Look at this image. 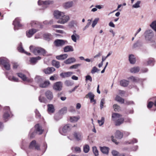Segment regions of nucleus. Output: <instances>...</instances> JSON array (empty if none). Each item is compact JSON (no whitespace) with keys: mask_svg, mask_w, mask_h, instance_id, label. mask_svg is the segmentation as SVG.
<instances>
[{"mask_svg":"<svg viewBox=\"0 0 156 156\" xmlns=\"http://www.w3.org/2000/svg\"><path fill=\"white\" fill-rule=\"evenodd\" d=\"M69 19V16L65 15L63 17L61 18L57 21V23L61 24H64L68 21Z\"/></svg>","mask_w":156,"mask_h":156,"instance_id":"8","label":"nucleus"},{"mask_svg":"<svg viewBox=\"0 0 156 156\" xmlns=\"http://www.w3.org/2000/svg\"><path fill=\"white\" fill-rule=\"evenodd\" d=\"M39 100L41 102L45 103L46 102L45 98L41 95L39 97Z\"/></svg>","mask_w":156,"mask_h":156,"instance_id":"56","label":"nucleus"},{"mask_svg":"<svg viewBox=\"0 0 156 156\" xmlns=\"http://www.w3.org/2000/svg\"><path fill=\"white\" fill-rule=\"evenodd\" d=\"M30 24L31 26L33 27L41 28V25L38 22L33 21L31 22Z\"/></svg>","mask_w":156,"mask_h":156,"instance_id":"30","label":"nucleus"},{"mask_svg":"<svg viewBox=\"0 0 156 156\" xmlns=\"http://www.w3.org/2000/svg\"><path fill=\"white\" fill-rule=\"evenodd\" d=\"M0 64L2 65L7 70L10 69V65L9 60L5 58H0Z\"/></svg>","mask_w":156,"mask_h":156,"instance_id":"4","label":"nucleus"},{"mask_svg":"<svg viewBox=\"0 0 156 156\" xmlns=\"http://www.w3.org/2000/svg\"><path fill=\"white\" fill-rule=\"evenodd\" d=\"M54 44L56 47H62L63 46L68 44L67 41L64 40L57 39L54 42Z\"/></svg>","mask_w":156,"mask_h":156,"instance_id":"5","label":"nucleus"},{"mask_svg":"<svg viewBox=\"0 0 156 156\" xmlns=\"http://www.w3.org/2000/svg\"><path fill=\"white\" fill-rule=\"evenodd\" d=\"M85 81L87 82L88 81H89L90 82H91L92 81V79L91 77L89 75H87L85 76Z\"/></svg>","mask_w":156,"mask_h":156,"instance_id":"55","label":"nucleus"},{"mask_svg":"<svg viewBox=\"0 0 156 156\" xmlns=\"http://www.w3.org/2000/svg\"><path fill=\"white\" fill-rule=\"evenodd\" d=\"M9 79L11 81L14 82H18V78H16L14 76L12 77H9Z\"/></svg>","mask_w":156,"mask_h":156,"instance_id":"57","label":"nucleus"},{"mask_svg":"<svg viewBox=\"0 0 156 156\" xmlns=\"http://www.w3.org/2000/svg\"><path fill=\"white\" fill-rule=\"evenodd\" d=\"M30 49L31 52L36 55H44L46 52L45 50L44 49L40 47H35L33 45H31L30 47Z\"/></svg>","mask_w":156,"mask_h":156,"instance_id":"1","label":"nucleus"},{"mask_svg":"<svg viewBox=\"0 0 156 156\" xmlns=\"http://www.w3.org/2000/svg\"><path fill=\"white\" fill-rule=\"evenodd\" d=\"M18 51L21 53H25L27 55H30V53L28 52L25 51L23 49V48L21 45H20L18 48Z\"/></svg>","mask_w":156,"mask_h":156,"instance_id":"36","label":"nucleus"},{"mask_svg":"<svg viewBox=\"0 0 156 156\" xmlns=\"http://www.w3.org/2000/svg\"><path fill=\"white\" fill-rule=\"evenodd\" d=\"M71 150L73 152L77 153H80L81 151L80 147L77 146L72 147L71 148Z\"/></svg>","mask_w":156,"mask_h":156,"instance_id":"29","label":"nucleus"},{"mask_svg":"<svg viewBox=\"0 0 156 156\" xmlns=\"http://www.w3.org/2000/svg\"><path fill=\"white\" fill-rule=\"evenodd\" d=\"M73 73V72H68L62 73L60 74V76L63 78L68 77H70Z\"/></svg>","mask_w":156,"mask_h":156,"instance_id":"25","label":"nucleus"},{"mask_svg":"<svg viewBox=\"0 0 156 156\" xmlns=\"http://www.w3.org/2000/svg\"><path fill=\"white\" fill-rule=\"evenodd\" d=\"M37 31V30L34 29L29 30L26 32L27 36L28 37H30Z\"/></svg>","mask_w":156,"mask_h":156,"instance_id":"21","label":"nucleus"},{"mask_svg":"<svg viewBox=\"0 0 156 156\" xmlns=\"http://www.w3.org/2000/svg\"><path fill=\"white\" fill-rule=\"evenodd\" d=\"M99 20V18H96L93 21V23L92 25V26L94 28L95 26L98 23Z\"/></svg>","mask_w":156,"mask_h":156,"instance_id":"52","label":"nucleus"},{"mask_svg":"<svg viewBox=\"0 0 156 156\" xmlns=\"http://www.w3.org/2000/svg\"><path fill=\"white\" fill-rule=\"evenodd\" d=\"M129 60L131 64H134L135 63L136 60L134 56L133 55H130L129 56Z\"/></svg>","mask_w":156,"mask_h":156,"instance_id":"34","label":"nucleus"},{"mask_svg":"<svg viewBox=\"0 0 156 156\" xmlns=\"http://www.w3.org/2000/svg\"><path fill=\"white\" fill-rule=\"evenodd\" d=\"M115 136L117 138L120 139L122 138L123 134L120 131H117L115 133Z\"/></svg>","mask_w":156,"mask_h":156,"instance_id":"38","label":"nucleus"},{"mask_svg":"<svg viewBox=\"0 0 156 156\" xmlns=\"http://www.w3.org/2000/svg\"><path fill=\"white\" fill-rule=\"evenodd\" d=\"M99 71V69H98L96 67L94 66L93 67L91 72L92 74H94L96 72H98Z\"/></svg>","mask_w":156,"mask_h":156,"instance_id":"51","label":"nucleus"},{"mask_svg":"<svg viewBox=\"0 0 156 156\" xmlns=\"http://www.w3.org/2000/svg\"><path fill=\"white\" fill-rule=\"evenodd\" d=\"M29 147L30 148H35L37 150L39 149V146L36 143L35 140H33L30 143Z\"/></svg>","mask_w":156,"mask_h":156,"instance_id":"17","label":"nucleus"},{"mask_svg":"<svg viewBox=\"0 0 156 156\" xmlns=\"http://www.w3.org/2000/svg\"><path fill=\"white\" fill-rule=\"evenodd\" d=\"M52 27L54 28H63L64 27L62 25H55L52 26Z\"/></svg>","mask_w":156,"mask_h":156,"instance_id":"62","label":"nucleus"},{"mask_svg":"<svg viewBox=\"0 0 156 156\" xmlns=\"http://www.w3.org/2000/svg\"><path fill=\"white\" fill-rule=\"evenodd\" d=\"M74 5L73 1H68L63 4V6L65 9H69L72 7Z\"/></svg>","mask_w":156,"mask_h":156,"instance_id":"18","label":"nucleus"},{"mask_svg":"<svg viewBox=\"0 0 156 156\" xmlns=\"http://www.w3.org/2000/svg\"><path fill=\"white\" fill-rule=\"evenodd\" d=\"M45 95L47 98L50 100H51L53 97L52 92L49 90H48L45 92Z\"/></svg>","mask_w":156,"mask_h":156,"instance_id":"24","label":"nucleus"},{"mask_svg":"<svg viewBox=\"0 0 156 156\" xmlns=\"http://www.w3.org/2000/svg\"><path fill=\"white\" fill-rule=\"evenodd\" d=\"M115 100L121 103H123L124 102V99L118 95L116 96Z\"/></svg>","mask_w":156,"mask_h":156,"instance_id":"43","label":"nucleus"},{"mask_svg":"<svg viewBox=\"0 0 156 156\" xmlns=\"http://www.w3.org/2000/svg\"><path fill=\"white\" fill-rule=\"evenodd\" d=\"M92 150L95 156H97L98 155V152L96 147H93Z\"/></svg>","mask_w":156,"mask_h":156,"instance_id":"48","label":"nucleus"},{"mask_svg":"<svg viewBox=\"0 0 156 156\" xmlns=\"http://www.w3.org/2000/svg\"><path fill=\"white\" fill-rule=\"evenodd\" d=\"M4 109L5 112L3 115V118L6 121V119L11 116V113L9 107H5Z\"/></svg>","mask_w":156,"mask_h":156,"instance_id":"9","label":"nucleus"},{"mask_svg":"<svg viewBox=\"0 0 156 156\" xmlns=\"http://www.w3.org/2000/svg\"><path fill=\"white\" fill-rule=\"evenodd\" d=\"M35 129L34 131L33 132L32 130H31L30 133V135L31 137H33L36 133L41 134L43 131V130L42 129L41 126H40L39 124H37L35 126Z\"/></svg>","mask_w":156,"mask_h":156,"instance_id":"3","label":"nucleus"},{"mask_svg":"<svg viewBox=\"0 0 156 156\" xmlns=\"http://www.w3.org/2000/svg\"><path fill=\"white\" fill-rule=\"evenodd\" d=\"M90 150V147L87 144H86L83 147V151L85 153H87Z\"/></svg>","mask_w":156,"mask_h":156,"instance_id":"44","label":"nucleus"},{"mask_svg":"<svg viewBox=\"0 0 156 156\" xmlns=\"http://www.w3.org/2000/svg\"><path fill=\"white\" fill-rule=\"evenodd\" d=\"M122 115L117 113H113L112 115V120L113 121L115 124L117 120Z\"/></svg>","mask_w":156,"mask_h":156,"instance_id":"20","label":"nucleus"},{"mask_svg":"<svg viewBox=\"0 0 156 156\" xmlns=\"http://www.w3.org/2000/svg\"><path fill=\"white\" fill-rule=\"evenodd\" d=\"M140 70L138 67H134L130 69V72L133 73H136L138 72Z\"/></svg>","mask_w":156,"mask_h":156,"instance_id":"37","label":"nucleus"},{"mask_svg":"<svg viewBox=\"0 0 156 156\" xmlns=\"http://www.w3.org/2000/svg\"><path fill=\"white\" fill-rule=\"evenodd\" d=\"M154 104V103L153 102L149 101L147 105V107L148 108H151L152 107Z\"/></svg>","mask_w":156,"mask_h":156,"instance_id":"61","label":"nucleus"},{"mask_svg":"<svg viewBox=\"0 0 156 156\" xmlns=\"http://www.w3.org/2000/svg\"><path fill=\"white\" fill-rule=\"evenodd\" d=\"M65 15L63 12H61L58 10H55L54 12V15L55 17L57 19L59 20L61 18L63 17Z\"/></svg>","mask_w":156,"mask_h":156,"instance_id":"14","label":"nucleus"},{"mask_svg":"<svg viewBox=\"0 0 156 156\" xmlns=\"http://www.w3.org/2000/svg\"><path fill=\"white\" fill-rule=\"evenodd\" d=\"M140 1H137L135 4H133L132 7L133 8H137L140 7Z\"/></svg>","mask_w":156,"mask_h":156,"instance_id":"47","label":"nucleus"},{"mask_svg":"<svg viewBox=\"0 0 156 156\" xmlns=\"http://www.w3.org/2000/svg\"><path fill=\"white\" fill-rule=\"evenodd\" d=\"M52 64L53 66L57 68H58L60 66L59 62L55 60H53Z\"/></svg>","mask_w":156,"mask_h":156,"instance_id":"41","label":"nucleus"},{"mask_svg":"<svg viewBox=\"0 0 156 156\" xmlns=\"http://www.w3.org/2000/svg\"><path fill=\"white\" fill-rule=\"evenodd\" d=\"M86 98H89L90 99L94 98V95L91 92H90L87 94L86 95Z\"/></svg>","mask_w":156,"mask_h":156,"instance_id":"45","label":"nucleus"},{"mask_svg":"<svg viewBox=\"0 0 156 156\" xmlns=\"http://www.w3.org/2000/svg\"><path fill=\"white\" fill-rule=\"evenodd\" d=\"M129 79L131 80L133 82H136L139 80V79L137 77L133 76H131L129 78Z\"/></svg>","mask_w":156,"mask_h":156,"instance_id":"58","label":"nucleus"},{"mask_svg":"<svg viewBox=\"0 0 156 156\" xmlns=\"http://www.w3.org/2000/svg\"><path fill=\"white\" fill-rule=\"evenodd\" d=\"M112 154L113 156H125L124 154H120L118 151L115 150L112 151Z\"/></svg>","mask_w":156,"mask_h":156,"instance_id":"40","label":"nucleus"},{"mask_svg":"<svg viewBox=\"0 0 156 156\" xmlns=\"http://www.w3.org/2000/svg\"><path fill=\"white\" fill-rule=\"evenodd\" d=\"M44 37L46 39H48L51 37V35L49 34H44Z\"/></svg>","mask_w":156,"mask_h":156,"instance_id":"63","label":"nucleus"},{"mask_svg":"<svg viewBox=\"0 0 156 156\" xmlns=\"http://www.w3.org/2000/svg\"><path fill=\"white\" fill-rule=\"evenodd\" d=\"M38 83L40 87L45 88L50 84V82L48 80L44 81L42 78H40Z\"/></svg>","mask_w":156,"mask_h":156,"instance_id":"6","label":"nucleus"},{"mask_svg":"<svg viewBox=\"0 0 156 156\" xmlns=\"http://www.w3.org/2000/svg\"><path fill=\"white\" fill-rule=\"evenodd\" d=\"M145 38L146 40L149 42L150 43L154 42V33L151 30H149L146 31L145 32Z\"/></svg>","mask_w":156,"mask_h":156,"instance_id":"2","label":"nucleus"},{"mask_svg":"<svg viewBox=\"0 0 156 156\" xmlns=\"http://www.w3.org/2000/svg\"><path fill=\"white\" fill-rule=\"evenodd\" d=\"M70 126L69 124L65 125L62 129H59V133L62 135H65L70 130Z\"/></svg>","mask_w":156,"mask_h":156,"instance_id":"11","label":"nucleus"},{"mask_svg":"<svg viewBox=\"0 0 156 156\" xmlns=\"http://www.w3.org/2000/svg\"><path fill=\"white\" fill-rule=\"evenodd\" d=\"M62 118V117L60 115V114L59 113L56 114L54 116L55 119L57 120H58Z\"/></svg>","mask_w":156,"mask_h":156,"instance_id":"53","label":"nucleus"},{"mask_svg":"<svg viewBox=\"0 0 156 156\" xmlns=\"http://www.w3.org/2000/svg\"><path fill=\"white\" fill-rule=\"evenodd\" d=\"M129 83V81L125 80H121L120 82V85L124 87L127 86Z\"/></svg>","mask_w":156,"mask_h":156,"instance_id":"32","label":"nucleus"},{"mask_svg":"<svg viewBox=\"0 0 156 156\" xmlns=\"http://www.w3.org/2000/svg\"><path fill=\"white\" fill-rule=\"evenodd\" d=\"M65 84L68 86H71L73 85V83L70 81L66 80L65 82Z\"/></svg>","mask_w":156,"mask_h":156,"instance_id":"59","label":"nucleus"},{"mask_svg":"<svg viewBox=\"0 0 156 156\" xmlns=\"http://www.w3.org/2000/svg\"><path fill=\"white\" fill-rule=\"evenodd\" d=\"M20 20L19 18H16L13 21V24L14 25V29L16 30L21 27L22 25L20 24Z\"/></svg>","mask_w":156,"mask_h":156,"instance_id":"10","label":"nucleus"},{"mask_svg":"<svg viewBox=\"0 0 156 156\" xmlns=\"http://www.w3.org/2000/svg\"><path fill=\"white\" fill-rule=\"evenodd\" d=\"M105 121V118L104 117H102L101 120H98V122L100 126H101L103 125Z\"/></svg>","mask_w":156,"mask_h":156,"instance_id":"49","label":"nucleus"},{"mask_svg":"<svg viewBox=\"0 0 156 156\" xmlns=\"http://www.w3.org/2000/svg\"><path fill=\"white\" fill-rule=\"evenodd\" d=\"M81 66V64H75L70 66L69 67L70 69H76L78 67Z\"/></svg>","mask_w":156,"mask_h":156,"instance_id":"50","label":"nucleus"},{"mask_svg":"<svg viewBox=\"0 0 156 156\" xmlns=\"http://www.w3.org/2000/svg\"><path fill=\"white\" fill-rule=\"evenodd\" d=\"M35 113L36 114V117L37 118H39L40 117L41 115L39 113V112L37 110H36L35 111Z\"/></svg>","mask_w":156,"mask_h":156,"instance_id":"64","label":"nucleus"},{"mask_svg":"<svg viewBox=\"0 0 156 156\" xmlns=\"http://www.w3.org/2000/svg\"><path fill=\"white\" fill-rule=\"evenodd\" d=\"M62 87V83L61 82H57L54 83L53 86V88L54 90L60 91Z\"/></svg>","mask_w":156,"mask_h":156,"instance_id":"13","label":"nucleus"},{"mask_svg":"<svg viewBox=\"0 0 156 156\" xmlns=\"http://www.w3.org/2000/svg\"><path fill=\"white\" fill-rule=\"evenodd\" d=\"M18 76L20 77L23 80L28 82L32 81V80L27 77L26 76L21 73H18L17 74Z\"/></svg>","mask_w":156,"mask_h":156,"instance_id":"15","label":"nucleus"},{"mask_svg":"<svg viewBox=\"0 0 156 156\" xmlns=\"http://www.w3.org/2000/svg\"><path fill=\"white\" fill-rule=\"evenodd\" d=\"M79 35L76 33V32L74 30L73 31V34L71 36L72 40L74 42H76L77 40L79 39Z\"/></svg>","mask_w":156,"mask_h":156,"instance_id":"16","label":"nucleus"},{"mask_svg":"<svg viewBox=\"0 0 156 156\" xmlns=\"http://www.w3.org/2000/svg\"><path fill=\"white\" fill-rule=\"evenodd\" d=\"M54 2L51 0H47L42 1L39 0L38 1V4L39 5H44L47 6L48 5H52L54 3Z\"/></svg>","mask_w":156,"mask_h":156,"instance_id":"7","label":"nucleus"},{"mask_svg":"<svg viewBox=\"0 0 156 156\" xmlns=\"http://www.w3.org/2000/svg\"><path fill=\"white\" fill-rule=\"evenodd\" d=\"M124 121V119L121 116L117 120V121L115 124V125L116 126L120 125L123 123Z\"/></svg>","mask_w":156,"mask_h":156,"instance_id":"35","label":"nucleus"},{"mask_svg":"<svg viewBox=\"0 0 156 156\" xmlns=\"http://www.w3.org/2000/svg\"><path fill=\"white\" fill-rule=\"evenodd\" d=\"M76 61V59L74 58L71 57L65 61L64 63L66 64H69L75 62Z\"/></svg>","mask_w":156,"mask_h":156,"instance_id":"22","label":"nucleus"},{"mask_svg":"<svg viewBox=\"0 0 156 156\" xmlns=\"http://www.w3.org/2000/svg\"><path fill=\"white\" fill-rule=\"evenodd\" d=\"M64 51L67 52L70 51H74L73 48L72 46L68 45L64 47L63 48Z\"/></svg>","mask_w":156,"mask_h":156,"instance_id":"26","label":"nucleus"},{"mask_svg":"<svg viewBox=\"0 0 156 156\" xmlns=\"http://www.w3.org/2000/svg\"><path fill=\"white\" fill-rule=\"evenodd\" d=\"M109 149L108 147H100V150L101 152L103 153L106 154H108Z\"/></svg>","mask_w":156,"mask_h":156,"instance_id":"27","label":"nucleus"},{"mask_svg":"<svg viewBox=\"0 0 156 156\" xmlns=\"http://www.w3.org/2000/svg\"><path fill=\"white\" fill-rule=\"evenodd\" d=\"M105 104V99L104 98H102L101 101L100 102V108L101 109H102L104 105Z\"/></svg>","mask_w":156,"mask_h":156,"instance_id":"60","label":"nucleus"},{"mask_svg":"<svg viewBox=\"0 0 156 156\" xmlns=\"http://www.w3.org/2000/svg\"><path fill=\"white\" fill-rule=\"evenodd\" d=\"M48 111L49 113H53L55 111L54 107L52 104H48Z\"/></svg>","mask_w":156,"mask_h":156,"instance_id":"28","label":"nucleus"},{"mask_svg":"<svg viewBox=\"0 0 156 156\" xmlns=\"http://www.w3.org/2000/svg\"><path fill=\"white\" fill-rule=\"evenodd\" d=\"M68 56L67 54H65L56 56V58L58 60H63L66 59Z\"/></svg>","mask_w":156,"mask_h":156,"instance_id":"33","label":"nucleus"},{"mask_svg":"<svg viewBox=\"0 0 156 156\" xmlns=\"http://www.w3.org/2000/svg\"><path fill=\"white\" fill-rule=\"evenodd\" d=\"M113 108L115 111H119L120 110V108L119 106L116 104H115L113 106Z\"/></svg>","mask_w":156,"mask_h":156,"instance_id":"54","label":"nucleus"},{"mask_svg":"<svg viewBox=\"0 0 156 156\" xmlns=\"http://www.w3.org/2000/svg\"><path fill=\"white\" fill-rule=\"evenodd\" d=\"M55 69L53 67H48L43 70L45 74H50L55 71Z\"/></svg>","mask_w":156,"mask_h":156,"instance_id":"23","label":"nucleus"},{"mask_svg":"<svg viewBox=\"0 0 156 156\" xmlns=\"http://www.w3.org/2000/svg\"><path fill=\"white\" fill-rule=\"evenodd\" d=\"M154 58H150L147 61V65H154Z\"/></svg>","mask_w":156,"mask_h":156,"instance_id":"46","label":"nucleus"},{"mask_svg":"<svg viewBox=\"0 0 156 156\" xmlns=\"http://www.w3.org/2000/svg\"><path fill=\"white\" fill-rule=\"evenodd\" d=\"M80 119L79 116L70 117L69 120L71 122H76Z\"/></svg>","mask_w":156,"mask_h":156,"instance_id":"31","label":"nucleus"},{"mask_svg":"<svg viewBox=\"0 0 156 156\" xmlns=\"http://www.w3.org/2000/svg\"><path fill=\"white\" fill-rule=\"evenodd\" d=\"M73 137L78 141L81 140L82 138V133L79 131H75L73 134Z\"/></svg>","mask_w":156,"mask_h":156,"instance_id":"12","label":"nucleus"},{"mask_svg":"<svg viewBox=\"0 0 156 156\" xmlns=\"http://www.w3.org/2000/svg\"><path fill=\"white\" fill-rule=\"evenodd\" d=\"M150 27L156 32V20L153 21L150 25Z\"/></svg>","mask_w":156,"mask_h":156,"instance_id":"42","label":"nucleus"},{"mask_svg":"<svg viewBox=\"0 0 156 156\" xmlns=\"http://www.w3.org/2000/svg\"><path fill=\"white\" fill-rule=\"evenodd\" d=\"M67 111V108L66 107H64L62 108L59 111V113L61 115L64 114L66 113Z\"/></svg>","mask_w":156,"mask_h":156,"instance_id":"39","label":"nucleus"},{"mask_svg":"<svg viewBox=\"0 0 156 156\" xmlns=\"http://www.w3.org/2000/svg\"><path fill=\"white\" fill-rule=\"evenodd\" d=\"M41 57L40 56L31 58L29 60V62H30V64H31L34 65L37 63L38 60L41 59Z\"/></svg>","mask_w":156,"mask_h":156,"instance_id":"19","label":"nucleus"}]
</instances>
